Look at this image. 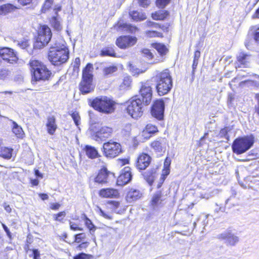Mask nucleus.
<instances>
[{"instance_id":"obj_10","label":"nucleus","mask_w":259,"mask_h":259,"mask_svg":"<svg viewBox=\"0 0 259 259\" xmlns=\"http://www.w3.org/2000/svg\"><path fill=\"white\" fill-rule=\"evenodd\" d=\"M113 132V130L111 127L104 126L101 127L97 132L94 133L91 137L93 140L100 143L110 137Z\"/></svg>"},{"instance_id":"obj_52","label":"nucleus","mask_w":259,"mask_h":259,"mask_svg":"<svg viewBox=\"0 0 259 259\" xmlns=\"http://www.w3.org/2000/svg\"><path fill=\"white\" fill-rule=\"evenodd\" d=\"M80 64V60L79 58L77 57L75 59V60L73 63V69L75 70L76 69H78L79 67Z\"/></svg>"},{"instance_id":"obj_29","label":"nucleus","mask_w":259,"mask_h":259,"mask_svg":"<svg viewBox=\"0 0 259 259\" xmlns=\"http://www.w3.org/2000/svg\"><path fill=\"white\" fill-rule=\"evenodd\" d=\"M13 149L6 147L1 146L0 148V156L5 158L10 159L12 157Z\"/></svg>"},{"instance_id":"obj_57","label":"nucleus","mask_w":259,"mask_h":259,"mask_svg":"<svg viewBox=\"0 0 259 259\" xmlns=\"http://www.w3.org/2000/svg\"><path fill=\"white\" fill-rule=\"evenodd\" d=\"M127 26L131 33H135L138 30L137 27L132 26L131 25H127Z\"/></svg>"},{"instance_id":"obj_37","label":"nucleus","mask_w":259,"mask_h":259,"mask_svg":"<svg viewBox=\"0 0 259 259\" xmlns=\"http://www.w3.org/2000/svg\"><path fill=\"white\" fill-rule=\"evenodd\" d=\"M84 220H85V224L87 227L89 229L91 234H93L96 230V227L93 224L92 221L87 218V217L84 215Z\"/></svg>"},{"instance_id":"obj_36","label":"nucleus","mask_w":259,"mask_h":259,"mask_svg":"<svg viewBox=\"0 0 259 259\" xmlns=\"http://www.w3.org/2000/svg\"><path fill=\"white\" fill-rule=\"evenodd\" d=\"M147 25L149 26L153 27L154 28H160L161 29H162L164 31H167L169 25L166 23L165 25H161L160 24L151 21H149L147 23Z\"/></svg>"},{"instance_id":"obj_43","label":"nucleus","mask_w":259,"mask_h":259,"mask_svg":"<svg viewBox=\"0 0 259 259\" xmlns=\"http://www.w3.org/2000/svg\"><path fill=\"white\" fill-rule=\"evenodd\" d=\"M17 45L22 49H26L29 46L28 40L26 39H24L20 41H16Z\"/></svg>"},{"instance_id":"obj_53","label":"nucleus","mask_w":259,"mask_h":259,"mask_svg":"<svg viewBox=\"0 0 259 259\" xmlns=\"http://www.w3.org/2000/svg\"><path fill=\"white\" fill-rule=\"evenodd\" d=\"M32 256L33 259H40V254L37 249H33L32 250Z\"/></svg>"},{"instance_id":"obj_12","label":"nucleus","mask_w":259,"mask_h":259,"mask_svg":"<svg viewBox=\"0 0 259 259\" xmlns=\"http://www.w3.org/2000/svg\"><path fill=\"white\" fill-rule=\"evenodd\" d=\"M137 41V38L135 36H121L117 38L116 45L120 49H126L135 45Z\"/></svg>"},{"instance_id":"obj_11","label":"nucleus","mask_w":259,"mask_h":259,"mask_svg":"<svg viewBox=\"0 0 259 259\" xmlns=\"http://www.w3.org/2000/svg\"><path fill=\"white\" fill-rule=\"evenodd\" d=\"M142 100L145 106L149 105L152 98V88L147 82L142 83L140 90V95L138 96Z\"/></svg>"},{"instance_id":"obj_5","label":"nucleus","mask_w":259,"mask_h":259,"mask_svg":"<svg viewBox=\"0 0 259 259\" xmlns=\"http://www.w3.org/2000/svg\"><path fill=\"white\" fill-rule=\"evenodd\" d=\"M93 65L88 63L82 71V79L79 84V89L82 94L93 92L95 86L93 83Z\"/></svg>"},{"instance_id":"obj_60","label":"nucleus","mask_w":259,"mask_h":259,"mask_svg":"<svg viewBox=\"0 0 259 259\" xmlns=\"http://www.w3.org/2000/svg\"><path fill=\"white\" fill-rule=\"evenodd\" d=\"M32 1V0H19V3L23 6H25L30 4Z\"/></svg>"},{"instance_id":"obj_16","label":"nucleus","mask_w":259,"mask_h":259,"mask_svg":"<svg viewBox=\"0 0 259 259\" xmlns=\"http://www.w3.org/2000/svg\"><path fill=\"white\" fill-rule=\"evenodd\" d=\"M132 177L131 168L128 166H126L121 170V173L117 178V183L120 186L124 185L132 180Z\"/></svg>"},{"instance_id":"obj_54","label":"nucleus","mask_w":259,"mask_h":259,"mask_svg":"<svg viewBox=\"0 0 259 259\" xmlns=\"http://www.w3.org/2000/svg\"><path fill=\"white\" fill-rule=\"evenodd\" d=\"M2 226H3V228L4 230L6 232L7 236H8V237L10 239H11V238H12L11 233L10 232V231L9 229H8V228L6 226V225H5L4 224H2Z\"/></svg>"},{"instance_id":"obj_8","label":"nucleus","mask_w":259,"mask_h":259,"mask_svg":"<svg viewBox=\"0 0 259 259\" xmlns=\"http://www.w3.org/2000/svg\"><path fill=\"white\" fill-rule=\"evenodd\" d=\"M52 36V33L50 27L47 25L41 26L38 31V35L33 45L34 48L36 49L43 48L48 44Z\"/></svg>"},{"instance_id":"obj_1","label":"nucleus","mask_w":259,"mask_h":259,"mask_svg":"<svg viewBox=\"0 0 259 259\" xmlns=\"http://www.w3.org/2000/svg\"><path fill=\"white\" fill-rule=\"evenodd\" d=\"M69 55V50L65 46V41L59 39L51 45L48 53V59L52 64L59 66L67 62Z\"/></svg>"},{"instance_id":"obj_41","label":"nucleus","mask_w":259,"mask_h":259,"mask_svg":"<svg viewBox=\"0 0 259 259\" xmlns=\"http://www.w3.org/2000/svg\"><path fill=\"white\" fill-rule=\"evenodd\" d=\"M66 212L65 211H63L59 212L57 214H54L53 215V218L55 221H58L60 222H62V220L66 216Z\"/></svg>"},{"instance_id":"obj_40","label":"nucleus","mask_w":259,"mask_h":259,"mask_svg":"<svg viewBox=\"0 0 259 259\" xmlns=\"http://www.w3.org/2000/svg\"><path fill=\"white\" fill-rule=\"evenodd\" d=\"M53 3V0H46L41 8V12L45 13L51 7Z\"/></svg>"},{"instance_id":"obj_31","label":"nucleus","mask_w":259,"mask_h":259,"mask_svg":"<svg viewBox=\"0 0 259 259\" xmlns=\"http://www.w3.org/2000/svg\"><path fill=\"white\" fill-rule=\"evenodd\" d=\"M153 47L155 49L160 56L166 55L168 52V49L166 46L162 44L156 43L153 45Z\"/></svg>"},{"instance_id":"obj_46","label":"nucleus","mask_w":259,"mask_h":259,"mask_svg":"<svg viewBox=\"0 0 259 259\" xmlns=\"http://www.w3.org/2000/svg\"><path fill=\"white\" fill-rule=\"evenodd\" d=\"M142 53L145 57H147L149 59H151L153 57V54L149 49H144L142 50Z\"/></svg>"},{"instance_id":"obj_19","label":"nucleus","mask_w":259,"mask_h":259,"mask_svg":"<svg viewBox=\"0 0 259 259\" xmlns=\"http://www.w3.org/2000/svg\"><path fill=\"white\" fill-rule=\"evenodd\" d=\"M165 199V196H164L160 190L156 191L152 198L151 201V205L154 209L159 206L163 201Z\"/></svg>"},{"instance_id":"obj_59","label":"nucleus","mask_w":259,"mask_h":259,"mask_svg":"<svg viewBox=\"0 0 259 259\" xmlns=\"http://www.w3.org/2000/svg\"><path fill=\"white\" fill-rule=\"evenodd\" d=\"M3 207H4L5 210L8 212V213H10L11 212V210H12V209L10 207V206L7 203L5 202L4 203V204H3Z\"/></svg>"},{"instance_id":"obj_42","label":"nucleus","mask_w":259,"mask_h":259,"mask_svg":"<svg viewBox=\"0 0 259 259\" xmlns=\"http://www.w3.org/2000/svg\"><path fill=\"white\" fill-rule=\"evenodd\" d=\"M170 0H156V5L159 8H164L170 2Z\"/></svg>"},{"instance_id":"obj_63","label":"nucleus","mask_w":259,"mask_h":259,"mask_svg":"<svg viewBox=\"0 0 259 259\" xmlns=\"http://www.w3.org/2000/svg\"><path fill=\"white\" fill-rule=\"evenodd\" d=\"M200 57V52L197 50L194 53V60H198Z\"/></svg>"},{"instance_id":"obj_20","label":"nucleus","mask_w":259,"mask_h":259,"mask_svg":"<svg viewBox=\"0 0 259 259\" xmlns=\"http://www.w3.org/2000/svg\"><path fill=\"white\" fill-rule=\"evenodd\" d=\"M99 194L103 198H114L119 196L118 190L113 188L102 189L100 190Z\"/></svg>"},{"instance_id":"obj_22","label":"nucleus","mask_w":259,"mask_h":259,"mask_svg":"<svg viewBox=\"0 0 259 259\" xmlns=\"http://www.w3.org/2000/svg\"><path fill=\"white\" fill-rule=\"evenodd\" d=\"M48 133L53 135L57 128V125L56 123V118L54 116H49L47 118L46 123Z\"/></svg>"},{"instance_id":"obj_58","label":"nucleus","mask_w":259,"mask_h":259,"mask_svg":"<svg viewBox=\"0 0 259 259\" xmlns=\"http://www.w3.org/2000/svg\"><path fill=\"white\" fill-rule=\"evenodd\" d=\"M87 254L84 253H81L76 255L74 257V259H85L87 256Z\"/></svg>"},{"instance_id":"obj_2","label":"nucleus","mask_w":259,"mask_h":259,"mask_svg":"<svg viewBox=\"0 0 259 259\" xmlns=\"http://www.w3.org/2000/svg\"><path fill=\"white\" fill-rule=\"evenodd\" d=\"M153 79L159 96L166 95L170 92L172 87V79L168 69L157 73Z\"/></svg>"},{"instance_id":"obj_27","label":"nucleus","mask_w":259,"mask_h":259,"mask_svg":"<svg viewBox=\"0 0 259 259\" xmlns=\"http://www.w3.org/2000/svg\"><path fill=\"white\" fill-rule=\"evenodd\" d=\"M17 8L11 4H7L0 6V15H6L14 12Z\"/></svg>"},{"instance_id":"obj_48","label":"nucleus","mask_w":259,"mask_h":259,"mask_svg":"<svg viewBox=\"0 0 259 259\" xmlns=\"http://www.w3.org/2000/svg\"><path fill=\"white\" fill-rule=\"evenodd\" d=\"M74 237L75 242L79 243L81 240L85 239V235L84 233H79L75 235Z\"/></svg>"},{"instance_id":"obj_30","label":"nucleus","mask_w":259,"mask_h":259,"mask_svg":"<svg viewBox=\"0 0 259 259\" xmlns=\"http://www.w3.org/2000/svg\"><path fill=\"white\" fill-rule=\"evenodd\" d=\"M168 15L167 11H159L152 14V17L154 20H162L165 19Z\"/></svg>"},{"instance_id":"obj_44","label":"nucleus","mask_w":259,"mask_h":259,"mask_svg":"<svg viewBox=\"0 0 259 259\" xmlns=\"http://www.w3.org/2000/svg\"><path fill=\"white\" fill-rule=\"evenodd\" d=\"M71 117H72V119H73L76 125L78 126L80 124V117L78 113L77 112H73L71 114Z\"/></svg>"},{"instance_id":"obj_24","label":"nucleus","mask_w":259,"mask_h":259,"mask_svg":"<svg viewBox=\"0 0 259 259\" xmlns=\"http://www.w3.org/2000/svg\"><path fill=\"white\" fill-rule=\"evenodd\" d=\"M109 174L110 172L107 171L106 168L101 169L95 178V182L99 184H104L107 183L108 182Z\"/></svg>"},{"instance_id":"obj_49","label":"nucleus","mask_w":259,"mask_h":259,"mask_svg":"<svg viewBox=\"0 0 259 259\" xmlns=\"http://www.w3.org/2000/svg\"><path fill=\"white\" fill-rule=\"evenodd\" d=\"M220 135L221 137H224L227 140H229V136L228 135V130L227 128L222 129L220 131Z\"/></svg>"},{"instance_id":"obj_39","label":"nucleus","mask_w":259,"mask_h":259,"mask_svg":"<svg viewBox=\"0 0 259 259\" xmlns=\"http://www.w3.org/2000/svg\"><path fill=\"white\" fill-rule=\"evenodd\" d=\"M117 70V67L116 66H111L109 67H107L104 68L103 73L104 74L108 76L110 75Z\"/></svg>"},{"instance_id":"obj_18","label":"nucleus","mask_w":259,"mask_h":259,"mask_svg":"<svg viewBox=\"0 0 259 259\" xmlns=\"http://www.w3.org/2000/svg\"><path fill=\"white\" fill-rule=\"evenodd\" d=\"M157 167H153L142 174L144 179L149 184L152 185L157 177Z\"/></svg>"},{"instance_id":"obj_56","label":"nucleus","mask_w":259,"mask_h":259,"mask_svg":"<svg viewBox=\"0 0 259 259\" xmlns=\"http://www.w3.org/2000/svg\"><path fill=\"white\" fill-rule=\"evenodd\" d=\"M170 163H171L170 159L168 157H166V159H165V161L164 162V167L169 168Z\"/></svg>"},{"instance_id":"obj_21","label":"nucleus","mask_w":259,"mask_h":259,"mask_svg":"<svg viewBox=\"0 0 259 259\" xmlns=\"http://www.w3.org/2000/svg\"><path fill=\"white\" fill-rule=\"evenodd\" d=\"M142 195V194L139 190L131 188L127 193L126 199L128 202L131 203L140 199Z\"/></svg>"},{"instance_id":"obj_61","label":"nucleus","mask_w":259,"mask_h":259,"mask_svg":"<svg viewBox=\"0 0 259 259\" xmlns=\"http://www.w3.org/2000/svg\"><path fill=\"white\" fill-rule=\"evenodd\" d=\"M170 172V169L169 168H164L163 169V172L161 176H164L166 177Z\"/></svg>"},{"instance_id":"obj_26","label":"nucleus","mask_w":259,"mask_h":259,"mask_svg":"<svg viewBox=\"0 0 259 259\" xmlns=\"http://www.w3.org/2000/svg\"><path fill=\"white\" fill-rule=\"evenodd\" d=\"M87 156L91 158L94 159L100 157L97 150L92 146L86 145L84 148Z\"/></svg>"},{"instance_id":"obj_23","label":"nucleus","mask_w":259,"mask_h":259,"mask_svg":"<svg viewBox=\"0 0 259 259\" xmlns=\"http://www.w3.org/2000/svg\"><path fill=\"white\" fill-rule=\"evenodd\" d=\"M237 63L239 67H246L249 62V56L244 52H240L237 56Z\"/></svg>"},{"instance_id":"obj_50","label":"nucleus","mask_w":259,"mask_h":259,"mask_svg":"<svg viewBox=\"0 0 259 259\" xmlns=\"http://www.w3.org/2000/svg\"><path fill=\"white\" fill-rule=\"evenodd\" d=\"M69 224H70V228L71 230H73V231H76V230L82 231V228L78 227V225L73 222H72L70 221L69 223Z\"/></svg>"},{"instance_id":"obj_51","label":"nucleus","mask_w":259,"mask_h":259,"mask_svg":"<svg viewBox=\"0 0 259 259\" xmlns=\"http://www.w3.org/2000/svg\"><path fill=\"white\" fill-rule=\"evenodd\" d=\"M139 5L143 7H147L150 4L149 0H138Z\"/></svg>"},{"instance_id":"obj_34","label":"nucleus","mask_w":259,"mask_h":259,"mask_svg":"<svg viewBox=\"0 0 259 259\" xmlns=\"http://www.w3.org/2000/svg\"><path fill=\"white\" fill-rule=\"evenodd\" d=\"M158 132L157 127L151 123L147 124L145 128L143 131V136H146L147 134H154Z\"/></svg>"},{"instance_id":"obj_64","label":"nucleus","mask_w":259,"mask_h":259,"mask_svg":"<svg viewBox=\"0 0 259 259\" xmlns=\"http://www.w3.org/2000/svg\"><path fill=\"white\" fill-rule=\"evenodd\" d=\"M256 98L257 99V104L255 106V111L256 113L259 115V94L256 95Z\"/></svg>"},{"instance_id":"obj_28","label":"nucleus","mask_w":259,"mask_h":259,"mask_svg":"<svg viewBox=\"0 0 259 259\" xmlns=\"http://www.w3.org/2000/svg\"><path fill=\"white\" fill-rule=\"evenodd\" d=\"M12 132L19 138H22L24 134L22 127L14 121H12Z\"/></svg>"},{"instance_id":"obj_4","label":"nucleus","mask_w":259,"mask_h":259,"mask_svg":"<svg viewBox=\"0 0 259 259\" xmlns=\"http://www.w3.org/2000/svg\"><path fill=\"white\" fill-rule=\"evenodd\" d=\"M90 105L96 110L105 114H110L115 110V102L106 96L97 97L94 99H89Z\"/></svg>"},{"instance_id":"obj_9","label":"nucleus","mask_w":259,"mask_h":259,"mask_svg":"<svg viewBox=\"0 0 259 259\" xmlns=\"http://www.w3.org/2000/svg\"><path fill=\"white\" fill-rule=\"evenodd\" d=\"M103 149V154L109 158H114L122 152L120 143L112 140L104 143Z\"/></svg>"},{"instance_id":"obj_35","label":"nucleus","mask_w":259,"mask_h":259,"mask_svg":"<svg viewBox=\"0 0 259 259\" xmlns=\"http://www.w3.org/2000/svg\"><path fill=\"white\" fill-rule=\"evenodd\" d=\"M151 147L156 152H162L163 150V146L162 140H155L151 144Z\"/></svg>"},{"instance_id":"obj_62","label":"nucleus","mask_w":259,"mask_h":259,"mask_svg":"<svg viewBox=\"0 0 259 259\" xmlns=\"http://www.w3.org/2000/svg\"><path fill=\"white\" fill-rule=\"evenodd\" d=\"M61 10V6L60 5H56L54 8V11L55 12V15H58V12Z\"/></svg>"},{"instance_id":"obj_25","label":"nucleus","mask_w":259,"mask_h":259,"mask_svg":"<svg viewBox=\"0 0 259 259\" xmlns=\"http://www.w3.org/2000/svg\"><path fill=\"white\" fill-rule=\"evenodd\" d=\"M62 19L59 15L53 16L50 20L51 26L53 28L57 31H60L62 30L63 27L61 24Z\"/></svg>"},{"instance_id":"obj_45","label":"nucleus","mask_w":259,"mask_h":259,"mask_svg":"<svg viewBox=\"0 0 259 259\" xmlns=\"http://www.w3.org/2000/svg\"><path fill=\"white\" fill-rule=\"evenodd\" d=\"M9 75V72L5 69H0V80H4Z\"/></svg>"},{"instance_id":"obj_47","label":"nucleus","mask_w":259,"mask_h":259,"mask_svg":"<svg viewBox=\"0 0 259 259\" xmlns=\"http://www.w3.org/2000/svg\"><path fill=\"white\" fill-rule=\"evenodd\" d=\"M147 34L150 37H159L162 36V34L160 32L154 30L148 31Z\"/></svg>"},{"instance_id":"obj_32","label":"nucleus","mask_w":259,"mask_h":259,"mask_svg":"<svg viewBox=\"0 0 259 259\" xmlns=\"http://www.w3.org/2000/svg\"><path fill=\"white\" fill-rule=\"evenodd\" d=\"M130 15L134 20L136 21H142L146 19V16L145 14L138 11L131 12L130 13Z\"/></svg>"},{"instance_id":"obj_55","label":"nucleus","mask_w":259,"mask_h":259,"mask_svg":"<svg viewBox=\"0 0 259 259\" xmlns=\"http://www.w3.org/2000/svg\"><path fill=\"white\" fill-rule=\"evenodd\" d=\"M60 206L61 205L58 203H53L50 204V208L53 210H58Z\"/></svg>"},{"instance_id":"obj_13","label":"nucleus","mask_w":259,"mask_h":259,"mask_svg":"<svg viewBox=\"0 0 259 259\" xmlns=\"http://www.w3.org/2000/svg\"><path fill=\"white\" fill-rule=\"evenodd\" d=\"M164 111V103L162 100L154 102L151 108V114L155 118L160 120L163 119Z\"/></svg>"},{"instance_id":"obj_7","label":"nucleus","mask_w":259,"mask_h":259,"mask_svg":"<svg viewBox=\"0 0 259 259\" xmlns=\"http://www.w3.org/2000/svg\"><path fill=\"white\" fill-rule=\"evenodd\" d=\"M126 111L128 114L133 118L141 117L143 114L144 103L138 96L133 97L127 102Z\"/></svg>"},{"instance_id":"obj_14","label":"nucleus","mask_w":259,"mask_h":259,"mask_svg":"<svg viewBox=\"0 0 259 259\" xmlns=\"http://www.w3.org/2000/svg\"><path fill=\"white\" fill-rule=\"evenodd\" d=\"M218 238L224 240L227 246H235L239 241V237L231 232L230 231H226L219 234Z\"/></svg>"},{"instance_id":"obj_38","label":"nucleus","mask_w":259,"mask_h":259,"mask_svg":"<svg viewBox=\"0 0 259 259\" xmlns=\"http://www.w3.org/2000/svg\"><path fill=\"white\" fill-rule=\"evenodd\" d=\"M132 80L129 76H125L123 79L122 82L120 85V90H124L129 87L131 85Z\"/></svg>"},{"instance_id":"obj_15","label":"nucleus","mask_w":259,"mask_h":259,"mask_svg":"<svg viewBox=\"0 0 259 259\" xmlns=\"http://www.w3.org/2000/svg\"><path fill=\"white\" fill-rule=\"evenodd\" d=\"M0 56L4 60L11 64L16 63L18 60V57L14 50L9 48L1 49Z\"/></svg>"},{"instance_id":"obj_17","label":"nucleus","mask_w":259,"mask_h":259,"mask_svg":"<svg viewBox=\"0 0 259 259\" xmlns=\"http://www.w3.org/2000/svg\"><path fill=\"white\" fill-rule=\"evenodd\" d=\"M151 157L146 153H142L137 158L135 166L139 170L145 169L150 164Z\"/></svg>"},{"instance_id":"obj_6","label":"nucleus","mask_w":259,"mask_h":259,"mask_svg":"<svg viewBox=\"0 0 259 259\" xmlns=\"http://www.w3.org/2000/svg\"><path fill=\"white\" fill-rule=\"evenodd\" d=\"M254 143V137L252 135L239 137L233 143L232 151L237 154L244 153L253 146Z\"/></svg>"},{"instance_id":"obj_3","label":"nucleus","mask_w":259,"mask_h":259,"mask_svg":"<svg viewBox=\"0 0 259 259\" xmlns=\"http://www.w3.org/2000/svg\"><path fill=\"white\" fill-rule=\"evenodd\" d=\"M29 65L33 84L37 81L48 80L52 74L51 71L42 62L36 60H31Z\"/></svg>"},{"instance_id":"obj_33","label":"nucleus","mask_w":259,"mask_h":259,"mask_svg":"<svg viewBox=\"0 0 259 259\" xmlns=\"http://www.w3.org/2000/svg\"><path fill=\"white\" fill-rule=\"evenodd\" d=\"M100 55L101 56L116 57V53L112 47H108L102 50Z\"/></svg>"}]
</instances>
